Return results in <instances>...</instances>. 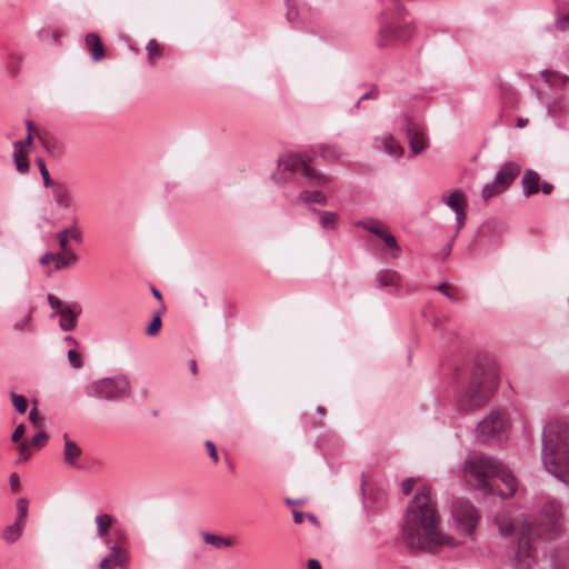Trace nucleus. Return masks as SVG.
<instances>
[{
	"label": "nucleus",
	"instance_id": "41",
	"mask_svg": "<svg viewBox=\"0 0 569 569\" xmlns=\"http://www.w3.org/2000/svg\"><path fill=\"white\" fill-rule=\"evenodd\" d=\"M56 238L58 240V243H59V247H60V250H66V249H70L69 246H68V242H69V236L68 233L66 232L64 229L58 231L56 233Z\"/></svg>",
	"mask_w": 569,
	"mask_h": 569
},
{
	"label": "nucleus",
	"instance_id": "15",
	"mask_svg": "<svg viewBox=\"0 0 569 569\" xmlns=\"http://www.w3.org/2000/svg\"><path fill=\"white\" fill-rule=\"evenodd\" d=\"M442 202L456 213L457 232H459L466 221L467 197L461 190L452 191L447 198H442Z\"/></svg>",
	"mask_w": 569,
	"mask_h": 569
},
{
	"label": "nucleus",
	"instance_id": "57",
	"mask_svg": "<svg viewBox=\"0 0 569 569\" xmlns=\"http://www.w3.org/2000/svg\"><path fill=\"white\" fill-rule=\"evenodd\" d=\"M308 569H321V565L317 559H310L308 561Z\"/></svg>",
	"mask_w": 569,
	"mask_h": 569
},
{
	"label": "nucleus",
	"instance_id": "64",
	"mask_svg": "<svg viewBox=\"0 0 569 569\" xmlns=\"http://www.w3.org/2000/svg\"><path fill=\"white\" fill-rule=\"evenodd\" d=\"M317 412L320 413V415H323L325 413V409L322 407H319L317 409Z\"/></svg>",
	"mask_w": 569,
	"mask_h": 569
},
{
	"label": "nucleus",
	"instance_id": "4",
	"mask_svg": "<svg viewBox=\"0 0 569 569\" xmlns=\"http://www.w3.org/2000/svg\"><path fill=\"white\" fill-rule=\"evenodd\" d=\"M541 460L549 473L569 483L568 423L555 420L543 427Z\"/></svg>",
	"mask_w": 569,
	"mask_h": 569
},
{
	"label": "nucleus",
	"instance_id": "2",
	"mask_svg": "<svg viewBox=\"0 0 569 569\" xmlns=\"http://www.w3.org/2000/svg\"><path fill=\"white\" fill-rule=\"evenodd\" d=\"M561 506L557 501H549L541 511L545 522H523L512 557L516 569H531L537 563L538 543L540 539L551 538V533L559 527Z\"/></svg>",
	"mask_w": 569,
	"mask_h": 569
},
{
	"label": "nucleus",
	"instance_id": "52",
	"mask_svg": "<svg viewBox=\"0 0 569 569\" xmlns=\"http://www.w3.org/2000/svg\"><path fill=\"white\" fill-rule=\"evenodd\" d=\"M513 530L512 523H505L499 527V532L502 537H508Z\"/></svg>",
	"mask_w": 569,
	"mask_h": 569
},
{
	"label": "nucleus",
	"instance_id": "10",
	"mask_svg": "<svg viewBox=\"0 0 569 569\" xmlns=\"http://www.w3.org/2000/svg\"><path fill=\"white\" fill-rule=\"evenodd\" d=\"M510 428L509 418L502 410L492 411L477 427V438L481 442L501 441L507 438Z\"/></svg>",
	"mask_w": 569,
	"mask_h": 569
},
{
	"label": "nucleus",
	"instance_id": "44",
	"mask_svg": "<svg viewBox=\"0 0 569 569\" xmlns=\"http://www.w3.org/2000/svg\"><path fill=\"white\" fill-rule=\"evenodd\" d=\"M437 290L439 292H441L443 296H446L448 299L452 300V301H458V299H459L455 293H452L451 291L448 290V287H447L446 282H441L437 287Z\"/></svg>",
	"mask_w": 569,
	"mask_h": 569
},
{
	"label": "nucleus",
	"instance_id": "43",
	"mask_svg": "<svg viewBox=\"0 0 569 569\" xmlns=\"http://www.w3.org/2000/svg\"><path fill=\"white\" fill-rule=\"evenodd\" d=\"M49 436L47 432L44 431H41V432H38L33 438H32V445L37 448H41L46 441L48 440Z\"/></svg>",
	"mask_w": 569,
	"mask_h": 569
},
{
	"label": "nucleus",
	"instance_id": "31",
	"mask_svg": "<svg viewBox=\"0 0 569 569\" xmlns=\"http://www.w3.org/2000/svg\"><path fill=\"white\" fill-rule=\"evenodd\" d=\"M318 151L328 161H336L341 157V151L335 144H321L318 147Z\"/></svg>",
	"mask_w": 569,
	"mask_h": 569
},
{
	"label": "nucleus",
	"instance_id": "23",
	"mask_svg": "<svg viewBox=\"0 0 569 569\" xmlns=\"http://www.w3.org/2000/svg\"><path fill=\"white\" fill-rule=\"evenodd\" d=\"M86 48L93 61H100L104 57V48L98 33L91 32L86 36Z\"/></svg>",
	"mask_w": 569,
	"mask_h": 569
},
{
	"label": "nucleus",
	"instance_id": "19",
	"mask_svg": "<svg viewBox=\"0 0 569 569\" xmlns=\"http://www.w3.org/2000/svg\"><path fill=\"white\" fill-rule=\"evenodd\" d=\"M520 172V166L515 162L505 163L495 177L496 183L500 187V190H506L515 180Z\"/></svg>",
	"mask_w": 569,
	"mask_h": 569
},
{
	"label": "nucleus",
	"instance_id": "9",
	"mask_svg": "<svg viewBox=\"0 0 569 569\" xmlns=\"http://www.w3.org/2000/svg\"><path fill=\"white\" fill-rule=\"evenodd\" d=\"M478 521L479 512L470 501L457 499L452 503L450 525L458 535L473 540Z\"/></svg>",
	"mask_w": 569,
	"mask_h": 569
},
{
	"label": "nucleus",
	"instance_id": "20",
	"mask_svg": "<svg viewBox=\"0 0 569 569\" xmlns=\"http://www.w3.org/2000/svg\"><path fill=\"white\" fill-rule=\"evenodd\" d=\"M62 438L64 442L63 460L68 466L77 468L79 466L78 459L81 456L82 450L74 441L68 437V433H63Z\"/></svg>",
	"mask_w": 569,
	"mask_h": 569
},
{
	"label": "nucleus",
	"instance_id": "1",
	"mask_svg": "<svg viewBox=\"0 0 569 569\" xmlns=\"http://www.w3.org/2000/svg\"><path fill=\"white\" fill-rule=\"evenodd\" d=\"M402 539L411 549L435 551L453 547L452 536L440 529V516L431 490L423 486L408 503L401 528Z\"/></svg>",
	"mask_w": 569,
	"mask_h": 569
},
{
	"label": "nucleus",
	"instance_id": "36",
	"mask_svg": "<svg viewBox=\"0 0 569 569\" xmlns=\"http://www.w3.org/2000/svg\"><path fill=\"white\" fill-rule=\"evenodd\" d=\"M29 501L26 498L17 500V519L16 521L24 523V519L28 515Z\"/></svg>",
	"mask_w": 569,
	"mask_h": 569
},
{
	"label": "nucleus",
	"instance_id": "21",
	"mask_svg": "<svg viewBox=\"0 0 569 569\" xmlns=\"http://www.w3.org/2000/svg\"><path fill=\"white\" fill-rule=\"evenodd\" d=\"M52 196L59 208L69 209L73 207L74 201L69 188L63 183L52 186Z\"/></svg>",
	"mask_w": 569,
	"mask_h": 569
},
{
	"label": "nucleus",
	"instance_id": "59",
	"mask_svg": "<svg viewBox=\"0 0 569 569\" xmlns=\"http://www.w3.org/2000/svg\"><path fill=\"white\" fill-rule=\"evenodd\" d=\"M151 292L156 299L161 300V293L158 289L151 288Z\"/></svg>",
	"mask_w": 569,
	"mask_h": 569
},
{
	"label": "nucleus",
	"instance_id": "47",
	"mask_svg": "<svg viewBox=\"0 0 569 569\" xmlns=\"http://www.w3.org/2000/svg\"><path fill=\"white\" fill-rule=\"evenodd\" d=\"M556 26L559 30H568L569 29V12L559 17L556 21Z\"/></svg>",
	"mask_w": 569,
	"mask_h": 569
},
{
	"label": "nucleus",
	"instance_id": "13",
	"mask_svg": "<svg viewBox=\"0 0 569 569\" xmlns=\"http://www.w3.org/2000/svg\"><path fill=\"white\" fill-rule=\"evenodd\" d=\"M356 227L368 230L369 232L378 236L383 242L387 249H389L391 258L396 259L400 256V247L397 243L396 238L386 232L382 228V223L380 221L370 220V221H357Z\"/></svg>",
	"mask_w": 569,
	"mask_h": 569
},
{
	"label": "nucleus",
	"instance_id": "32",
	"mask_svg": "<svg viewBox=\"0 0 569 569\" xmlns=\"http://www.w3.org/2000/svg\"><path fill=\"white\" fill-rule=\"evenodd\" d=\"M541 76L546 80V82H548L550 86H562L568 80L567 76L560 74L555 71L543 70L541 72Z\"/></svg>",
	"mask_w": 569,
	"mask_h": 569
},
{
	"label": "nucleus",
	"instance_id": "18",
	"mask_svg": "<svg viewBox=\"0 0 569 569\" xmlns=\"http://www.w3.org/2000/svg\"><path fill=\"white\" fill-rule=\"evenodd\" d=\"M114 522V517L107 512L98 513L94 517L97 528L96 536L102 540L104 546H109L111 543L110 530Z\"/></svg>",
	"mask_w": 569,
	"mask_h": 569
},
{
	"label": "nucleus",
	"instance_id": "3",
	"mask_svg": "<svg viewBox=\"0 0 569 569\" xmlns=\"http://www.w3.org/2000/svg\"><path fill=\"white\" fill-rule=\"evenodd\" d=\"M463 473L467 482L486 495L509 498L516 492L515 476L498 460L488 456H475L465 461Z\"/></svg>",
	"mask_w": 569,
	"mask_h": 569
},
{
	"label": "nucleus",
	"instance_id": "5",
	"mask_svg": "<svg viewBox=\"0 0 569 569\" xmlns=\"http://www.w3.org/2000/svg\"><path fill=\"white\" fill-rule=\"evenodd\" d=\"M499 372L495 363L480 361L472 368L468 387L458 396V407L463 411L483 406L498 387Z\"/></svg>",
	"mask_w": 569,
	"mask_h": 569
},
{
	"label": "nucleus",
	"instance_id": "63",
	"mask_svg": "<svg viewBox=\"0 0 569 569\" xmlns=\"http://www.w3.org/2000/svg\"><path fill=\"white\" fill-rule=\"evenodd\" d=\"M451 248H452V242H450V243L448 244V248H447V249H445L446 256H448V254L450 253Z\"/></svg>",
	"mask_w": 569,
	"mask_h": 569
},
{
	"label": "nucleus",
	"instance_id": "39",
	"mask_svg": "<svg viewBox=\"0 0 569 569\" xmlns=\"http://www.w3.org/2000/svg\"><path fill=\"white\" fill-rule=\"evenodd\" d=\"M161 326H162L161 317H160V312H158L157 315H154L150 325L147 327L146 333L148 336H156L160 331Z\"/></svg>",
	"mask_w": 569,
	"mask_h": 569
},
{
	"label": "nucleus",
	"instance_id": "28",
	"mask_svg": "<svg viewBox=\"0 0 569 569\" xmlns=\"http://www.w3.org/2000/svg\"><path fill=\"white\" fill-rule=\"evenodd\" d=\"M23 529H24V523L14 521V523L4 528V530L2 532V538L8 543H13L21 537Z\"/></svg>",
	"mask_w": 569,
	"mask_h": 569
},
{
	"label": "nucleus",
	"instance_id": "38",
	"mask_svg": "<svg viewBox=\"0 0 569 569\" xmlns=\"http://www.w3.org/2000/svg\"><path fill=\"white\" fill-rule=\"evenodd\" d=\"M37 164L39 167V170H40V173H41V177L43 179V184L46 187H52L54 186L52 179L50 178V174H49V171L47 169V166H46V162L42 158H38L37 159Z\"/></svg>",
	"mask_w": 569,
	"mask_h": 569
},
{
	"label": "nucleus",
	"instance_id": "6",
	"mask_svg": "<svg viewBox=\"0 0 569 569\" xmlns=\"http://www.w3.org/2000/svg\"><path fill=\"white\" fill-rule=\"evenodd\" d=\"M389 6L382 11L376 44L379 49L393 46L397 42L409 40L415 28L405 20L407 11L400 6L401 0H388Z\"/></svg>",
	"mask_w": 569,
	"mask_h": 569
},
{
	"label": "nucleus",
	"instance_id": "22",
	"mask_svg": "<svg viewBox=\"0 0 569 569\" xmlns=\"http://www.w3.org/2000/svg\"><path fill=\"white\" fill-rule=\"evenodd\" d=\"M310 212L319 217V224L325 231H335L338 228L339 216L333 211H323L311 207Z\"/></svg>",
	"mask_w": 569,
	"mask_h": 569
},
{
	"label": "nucleus",
	"instance_id": "61",
	"mask_svg": "<svg viewBox=\"0 0 569 569\" xmlns=\"http://www.w3.org/2000/svg\"><path fill=\"white\" fill-rule=\"evenodd\" d=\"M527 122H528L527 119H519L517 124H518V127L521 128V127H525L527 124Z\"/></svg>",
	"mask_w": 569,
	"mask_h": 569
},
{
	"label": "nucleus",
	"instance_id": "11",
	"mask_svg": "<svg viewBox=\"0 0 569 569\" xmlns=\"http://www.w3.org/2000/svg\"><path fill=\"white\" fill-rule=\"evenodd\" d=\"M49 306L53 309L52 316H60L59 327L63 331H71L77 326V319L82 309L77 302H63L52 293L47 296Z\"/></svg>",
	"mask_w": 569,
	"mask_h": 569
},
{
	"label": "nucleus",
	"instance_id": "62",
	"mask_svg": "<svg viewBox=\"0 0 569 569\" xmlns=\"http://www.w3.org/2000/svg\"><path fill=\"white\" fill-rule=\"evenodd\" d=\"M190 368H191V370H192V372H193V373L197 371V365H196V361H194V360H192V361L190 362Z\"/></svg>",
	"mask_w": 569,
	"mask_h": 569
},
{
	"label": "nucleus",
	"instance_id": "48",
	"mask_svg": "<svg viewBox=\"0 0 569 569\" xmlns=\"http://www.w3.org/2000/svg\"><path fill=\"white\" fill-rule=\"evenodd\" d=\"M415 479L413 478H407L401 483V490L405 495H409L413 487H415Z\"/></svg>",
	"mask_w": 569,
	"mask_h": 569
},
{
	"label": "nucleus",
	"instance_id": "51",
	"mask_svg": "<svg viewBox=\"0 0 569 569\" xmlns=\"http://www.w3.org/2000/svg\"><path fill=\"white\" fill-rule=\"evenodd\" d=\"M23 433H24V426L23 425H19L12 436H11V440L14 441V442H18L22 437H23Z\"/></svg>",
	"mask_w": 569,
	"mask_h": 569
},
{
	"label": "nucleus",
	"instance_id": "49",
	"mask_svg": "<svg viewBox=\"0 0 569 569\" xmlns=\"http://www.w3.org/2000/svg\"><path fill=\"white\" fill-rule=\"evenodd\" d=\"M29 420L37 427L41 426L42 417L38 413L36 408L29 412Z\"/></svg>",
	"mask_w": 569,
	"mask_h": 569
},
{
	"label": "nucleus",
	"instance_id": "14",
	"mask_svg": "<svg viewBox=\"0 0 569 569\" xmlns=\"http://www.w3.org/2000/svg\"><path fill=\"white\" fill-rule=\"evenodd\" d=\"M28 134L24 140H19L13 143V159L17 167V170L21 173H26L29 169V161L27 159V154L29 148L32 142V123L31 121H26Z\"/></svg>",
	"mask_w": 569,
	"mask_h": 569
},
{
	"label": "nucleus",
	"instance_id": "40",
	"mask_svg": "<svg viewBox=\"0 0 569 569\" xmlns=\"http://www.w3.org/2000/svg\"><path fill=\"white\" fill-rule=\"evenodd\" d=\"M68 359L72 368L79 369L82 367V358L81 356L73 349L68 351Z\"/></svg>",
	"mask_w": 569,
	"mask_h": 569
},
{
	"label": "nucleus",
	"instance_id": "42",
	"mask_svg": "<svg viewBox=\"0 0 569 569\" xmlns=\"http://www.w3.org/2000/svg\"><path fill=\"white\" fill-rule=\"evenodd\" d=\"M29 457H30V451H29L28 445L26 442H21L19 445V456L17 459V463L24 462L26 460L29 459Z\"/></svg>",
	"mask_w": 569,
	"mask_h": 569
},
{
	"label": "nucleus",
	"instance_id": "29",
	"mask_svg": "<svg viewBox=\"0 0 569 569\" xmlns=\"http://www.w3.org/2000/svg\"><path fill=\"white\" fill-rule=\"evenodd\" d=\"M202 539L206 543L216 547L217 549H224L230 547L233 543L231 538H226L221 536H217L210 532H203Z\"/></svg>",
	"mask_w": 569,
	"mask_h": 569
},
{
	"label": "nucleus",
	"instance_id": "8",
	"mask_svg": "<svg viewBox=\"0 0 569 569\" xmlns=\"http://www.w3.org/2000/svg\"><path fill=\"white\" fill-rule=\"evenodd\" d=\"M86 393L88 397L106 401L126 399L131 393V382L126 375L102 378L91 382Z\"/></svg>",
	"mask_w": 569,
	"mask_h": 569
},
{
	"label": "nucleus",
	"instance_id": "46",
	"mask_svg": "<svg viewBox=\"0 0 569 569\" xmlns=\"http://www.w3.org/2000/svg\"><path fill=\"white\" fill-rule=\"evenodd\" d=\"M204 446L208 450L209 456L212 458L214 463H217L219 461V456H218V451H217L214 443L210 440H207Z\"/></svg>",
	"mask_w": 569,
	"mask_h": 569
},
{
	"label": "nucleus",
	"instance_id": "55",
	"mask_svg": "<svg viewBox=\"0 0 569 569\" xmlns=\"http://www.w3.org/2000/svg\"><path fill=\"white\" fill-rule=\"evenodd\" d=\"M305 518H307L306 513H303L301 511H297V510L293 511V521L296 523H302Z\"/></svg>",
	"mask_w": 569,
	"mask_h": 569
},
{
	"label": "nucleus",
	"instance_id": "27",
	"mask_svg": "<svg viewBox=\"0 0 569 569\" xmlns=\"http://www.w3.org/2000/svg\"><path fill=\"white\" fill-rule=\"evenodd\" d=\"M298 201L326 206L328 203V198L322 191L319 190H302L298 197Z\"/></svg>",
	"mask_w": 569,
	"mask_h": 569
},
{
	"label": "nucleus",
	"instance_id": "54",
	"mask_svg": "<svg viewBox=\"0 0 569 569\" xmlns=\"http://www.w3.org/2000/svg\"><path fill=\"white\" fill-rule=\"evenodd\" d=\"M10 487L12 491H18L20 488L19 477L17 473L10 476Z\"/></svg>",
	"mask_w": 569,
	"mask_h": 569
},
{
	"label": "nucleus",
	"instance_id": "30",
	"mask_svg": "<svg viewBox=\"0 0 569 569\" xmlns=\"http://www.w3.org/2000/svg\"><path fill=\"white\" fill-rule=\"evenodd\" d=\"M33 310L29 309L27 313L21 318L14 321L13 329L18 332L32 333L33 332Z\"/></svg>",
	"mask_w": 569,
	"mask_h": 569
},
{
	"label": "nucleus",
	"instance_id": "58",
	"mask_svg": "<svg viewBox=\"0 0 569 569\" xmlns=\"http://www.w3.org/2000/svg\"><path fill=\"white\" fill-rule=\"evenodd\" d=\"M296 18H297V11H296V10H293V9H289V10H288V13H287V19H288L290 22H292V21H295V20H296Z\"/></svg>",
	"mask_w": 569,
	"mask_h": 569
},
{
	"label": "nucleus",
	"instance_id": "53",
	"mask_svg": "<svg viewBox=\"0 0 569 569\" xmlns=\"http://www.w3.org/2000/svg\"><path fill=\"white\" fill-rule=\"evenodd\" d=\"M378 94V91L377 90H371L369 92H366L365 94H362L356 102L355 107L358 108L361 103V101L366 100V99H370V98H376Z\"/></svg>",
	"mask_w": 569,
	"mask_h": 569
},
{
	"label": "nucleus",
	"instance_id": "56",
	"mask_svg": "<svg viewBox=\"0 0 569 569\" xmlns=\"http://www.w3.org/2000/svg\"><path fill=\"white\" fill-rule=\"evenodd\" d=\"M541 190L545 194H549L552 192L553 190V184L549 183V182H542L541 184Z\"/></svg>",
	"mask_w": 569,
	"mask_h": 569
},
{
	"label": "nucleus",
	"instance_id": "33",
	"mask_svg": "<svg viewBox=\"0 0 569 569\" xmlns=\"http://www.w3.org/2000/svg\"><path fill=\"white\" fill-rule=\"evenodd\" d=\"M147 57L150 62H153L162 54V47L158 43L156 39L149 40L146 47Z\"/></svg>",
	"mask_w": 569,
	"mask_h": 569
},
{
	"label": "nucleus",
	"instance_id": "26",
	"mask_svg": "<svg viewBox=\"0 0 569 569\" xmlns=\"http://www.w3.org/2000/svg\"><path fill=\"white\" fill-rule=\"evenodd\" d=\"M56 269H64L73 266L78 261V256L72 249L60 250L56 252Z\"/></svg>",
	"mask_w": 569,
	"mask_h": 569
},
{
	"label": "nucleus",
	"instance_id": "60",
	"mask_svg": "<svg viewBox=\"0 0 569 569\" xmlns=\"http://www.w3.org/2000/svg\"><path fill=\"white\" fill-rule=\"evenodd\" d=\"M307 518L313 523L318 522L316 516L312 513H307Z\"/></svg>",
	"mask_w": 569,
	"mask_h": 569
},
{
	"label": "nucleus",
	"instance_id": "24",
	"mask_svg": "<svg viewBox=\"0 0 569 569\" xmlns=\"http://www.w3.org/2000/svg\"><path fill=\"white\" fill-rule=\"evenodd\" d=\"M377 281L380 287H395L396 289L400 288L401 277L400 274L391 269L380 270L377 273Z\"/></svg>",
	"mask_w": 569,
	"mask_h": 569
},
{
	"label": "nucleus",
	"instance_id": "12",
	"mask_svg": "<svg viewBox=\"0 0 569 569\" xmlns=\"http://www.w3.org/2000/svg\"><path fill=\"white\" fill-rule=\"evenodd\" d=\"M400 130L406 133L410 149L415 156L421 153L428 148V139L425 131L415 124L408 116H403L401 118Z\"/></svg>",
	"mask_w": 569,
	"mask_h": 569
},
{
	"label": "nucleus",
	"instance_id": "16",
	"mask_svg": "<svg viewBox=\"0 0 569 569\" xmlns=\"http://www.w3.org/2000/svg\"><path fill=\"white\" fill-rule=\"evenodd\" d=\"M109 553L103 557L99 563L100 569H114L116 567H124L128 562L127 549L119 545L106 546Z\"/></svg>",
	"mask_w": 569,
	"mask_h": 569
},
{
	"label": "nucleus",
	"instance_id": "17",
	"mask_svg": "<svg viewBox=\"0 0 569 569\" xmlns=\"http://www.w3.org/2000/svg\"><path fill=\"white\" fill-rule=\"evenodd\" d=\"M373 148L383 151L390 157L400 158L403 154L402 146L390 133L373 139Z\"/></svg>",
	"mask_w": 569,
	"mask_h": 569
},
{
	"label": "nucleus",
	"instance_id": "35",
	"mask_svg": "<svg viewBox=\"0 0 569 569\" xmlns=\"http://www.w3.org/2000/svg\"><path fill=\"white\" fill-rule=\"evenodd\" d=\"M503 190H500V187L498 183H496L495 180H492L489 183H486L482 189V198L488 201L490 198L501 193Z\"/></svg>",
	"mask_w": 569,
	"mask_h": 569
},
{
	"label": "nucleus",
	"instance_id": "37",
	"mask_svg": "<svg viewBox=\"0 0 569 569\" xmlns=\"http://www.w3.org/2000/svg\"><path fill=\"white\" fill-rule=\"evenodd\" d=\"M13 407L19 413H24L28 408V402L24 396L11 392L10 395Z\"/></svg>",
	"mask_w": 569,
	"mask_h": 569
},
{
	"label": "nucleus",
	"instance_id": "25",
	"mask_svg": "<svg viewBox=\"0 0 569 569\" xmlns=\"http://www.w3.org/2000/svg\"><path fill=\"white\" fill-rule=\"evenodd\" d=\"M539 174L533 170H527L522 177V187L525 196H531L539 191Z\"/></svg>",
	"mask_w": 569,
	"mask_h": 569
},
{
	"label": "nucleus",
	"instance_id": "45",
	"mask_svg": "<svg viewBox=\"0 0 569 569\" xmlns=\"http://www.w3.org/2000/svg\"><path fill=\"white\" fill-rule=\"evenodd\" d=\"M127 541V536L121 530H114L113 538H111V545H119L121 546Z\"/></svg>",
	"mask_w": 569,
	"mask_h": 569
},
{
	"label": "nucleus",
	"instance_id": "50",
	"mask_svg": "<svg viewBox=\"0 0 569 569\" xmlns=\"http://www.w3.org/2000/svg\"><path fill=\"white\" fill-rule=\"evenodd\" d=\"M56 252H46L40 259H39V262L41 264H48L49 262H54L56 263Z\"/></svg>",
	"mask_w": 569,
	"mask_h": 569
},
{
	"label": "nucleus",
	"instance_id": "34",
	"mask_svg": "<svg viewBox=\"0 0 569 569\" xmlns=\"http://www.w3.org/2000/svg\"><path fill=\"white\" fill-rule=\"evenodd\" d=\"M66 232L69 236V239H72L73 241L81 243L83 241V232L81 228L78 224V219L74 218L72 220V223L69 228H64Z\"/></svg>",
	"mask_w": 569,
	"mask_h": 569
},
{
	"label": "nucleus",
	"instance_id": "7",
	"mask_svg": "<svg viewBox=\"0 0 569 569\" xmlns=\"http://www.w3.org/2000/svg\"><path fill=\"white\" fill-rule=\"evenodd\" d=\"M301 170L302 174L309 179L311 184L327 186L330 178L322 174L307 164L306 159L298 153L287 152L279 157L278 169L272 173L277 182H284L291 174Z\"/></svg>",
	"mask_w": 569,
	"mask_h": 569
}]
</instances>
